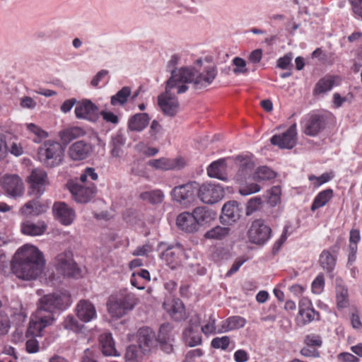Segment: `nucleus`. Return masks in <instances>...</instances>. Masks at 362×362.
<instances>
[{
    "mask_svg": "<svg viewBox=\"0 0 362 362\" xmlns=\"http://www.w3.org/2000/svg\"><path fill=\"white\" fill-rule=\"evenodd\" d=\"M71 305V295L65 292L43 296L38 301L37 308L31 316L28 334L33 337L42 336L43 329L54 321L56 310H65Z\"/></svg>",
    "mask_w": 362,
    "mask_h": 362,
    "instance_id": "obj_1",
    "label": "nucleus"
},
{
    "mask_svg": "<svg viewBox=\"0 0 362 362\" xmlns=\"http://www.w3.org/2000/svg\"><path fill=\"white\" fill-rule=\"evenodd\" d=\"M46 261L43 253L35 245L19 247L11 261V272L24 281L36 279L43 272Z\"/></svg>",
    "mask_w": 362,
    "mask_h": 362,
    "instance_id": "obj_2",
    "label": "nucleus"
},
{
    "mask_svg": "<svg viewBox=\"0 0 362 362\" xmlns=\"http://www.w3.org/2000/svg\"><path fill=\"white\" fill-rule=\"evenodd\" d=\"M192 79L191 72L187 69L171 71V76L166 82L165 92L158 98V105L165 115L173 117L177 114L179 103L175 93H185L188 89L187 83Z\"/></svg>",
    "mask_w": 362,
    "mask_h": 362,
    "instance_id": "obj_3",
    "label": "nucleus"
},
{
    "mask_svg": "<svg viewBox=\"0 0 362 362\" xmlns=\"http://www.w3.org/2000/svg\"><path fill=\"white\" fill-rule=\"evenodd\" d=\"M64 153V149L59 142L49 139L39 147L37 154L44 165L54 168L62 163Z\"/></svg>",
    "mask_w": 362,
    "mask_h": 362,
    "instance_id": "obj_4",
    "label": "nucleus"
},
{
    "mask_svg": "<svg viewBox=\"0 0 362 362\" xmlns=\"http://www.w3.org/2000/svg\"><path fill=\"white\" fill-rule=\"evenodd\" d=\"M54 265L56 270L64 276H81V269L75 262L73 253L70 250L58 254L54 259Z\"/></svg>",
    "mask_w": 362,
    "mask_h": 362,
    "instance_id": "obj_5",
    "label": "nucleus"
},
{
    "mask_svg": "<svg viewBox=\"0 0 362 362\" xmlns=\"http://www.w3.org/2000/svg\"><path fill=\"white\" fill-rule=\"evenodd\" d=\"M134 305V300L130 295L117 294L109 298L107 308L112 317L119 318L132 310Z\"/></svg>",
    "mask_w": 362,
    "mask_h": 362,
    "instance_id": "obj_6",
    "label": "nucleus"
},
{
    "mask_svg": "<svg viewBox=\"0 0 362 362\" xmlns=\"http://www.w3.org/2000/svg\"><path fill=\"white\" fill-rule=\"evenodd\" d=\"M235 163L238 170L234 179L239 185L246 183L247 180L253 177L255 163L252 154L239 155L235 158Z\"/></svg>",
    "mask_w": 362,
    "mask_h": 362,
    "instance_id": "obj_7",
    "label": "nucleus"
},
{
    "mask_svg": "<svg viewBox=\"0 0 362 362\" xmlns=\"http://www.w3.org/2000/svg\"><path fill=\"white\" fill-rule=\"evenodd\" d=\"M161 259L171 269H175L182 265V261L187 259V250L179 243L169 245L160 255Z\"/></svg>",
    "mask_w": 362,
    "mask_h": 362,
    "instance_id": "obj_8",
    "label": "nucleus"
},
{
    "mask_svg": "<svg viewBox=\"0 0 362 362\" xmlns=\"http://www.w3.org/2000/svg\"><path fill=\"white\" fill-rule=\"evenodd\" d=\"M66 187L73 199L78 203H87L96 192V187L93 183L80 185L71 180L67 182Z\"/></svg>",
    "mask_w": 362,
    "mask_h": 362,
    "instance_id": "obj_9",
    "label": "nucleus"
},
{
    "mask_svg": "<svg viewBox=\"0 0 362 362\" xmlns=\"http://www.w3.org/2000/svg\"><path fill=\"white\" fill-rule=\"evenodd\" d=\"M199 199L208 204H212L220 201L225 195L223 188L219 184L204 183L197 192Z\"/></svg>",
    "mask_w": 362,
    "mask_h": 362,
    "instance_id": "obj_10",
    "label": "nucleus"
},
{
    "mask_svg": "<svg viewBox=\"0 0 362 362\" xmlns=\"http://www.w3.org/2000/svg\"><path fill=\"white\" fill-rule=\"evenodd\" d=\"M272 229L261 219L255 220L248 230L250 241L257 245H264L271 238Z\"/></svg>",
    "mask_w": 362,
    "mask_h": 362,
    "instance_id": "obj_11",
    "label": "nucleus"
},
{
    "mask_svg": "<svg viewBox=\"0 0 362 362\" xmlns=\"http://www.w3.org/2000/svg\"><path fill=\"white\" fill-rule=\"evenodd\" d=\"M320 318V315L313 308L311 300L307 297L301 298L298 302V324L304 326Z\"/></svg>",
    "mask_w": 362,
    "mask_h": 362,
    "instance_id": "obj_12",
    "label": "nucleus"
},
{
    "mask_svg": "<svg viewBox=\"0 0 362 362\" xmlns=\"http://www.w3.org/2000/svg\"><path fill=\"white\" fill-rule=\"evenodd\" d=\"M29 194L40 197L45 190L47 184V175L42 169L36 168L32 170L28 177Z\"/></svg>",
    "mask_w": 362,
    "mask_h": 362,
    "instance_id": "obj_13",
    "label": "nucleus"
},
{
    "mask_svg": "<svg viewBox=\"0 0 362 362\" xmlns=\"http://www.w3.org/2000/svg\"><path fill=\"white\" fill-rule=\"evenodd\" d=\"M1 186L5 193L11 197H20L24 193L23 182L16 175H4L1 180Z\"/></svg>",
    "mask_w": 362,
    "mask_h": 362,
    "instance_id": "obj_14",
    "label": "nucleus"
},
{
    "mask_svg": "<svg viewBox=\"0 0 362 362\" xmlns=\"http://www.w3.org/2000/svg\"><path fill=\"white\" fill-rule=\"evenodd\" d=\"M136 342L143 352L148 354L151 351L157 346L158 339L155 332L148 327H143L138 329Z\"/></svg>",
    "mask_w": 362,
    "mask_h": 362,
    "instance_id": "obj_15",
    "label": "nucleus"
},
{
    "mask_svg": "<svg viewBox=\"0 0 362 362\" xmlns=\"http://www.w3.org/2000/svg\"><path fill=\"white\" fill-rule=\"evenodd\" d=\"M297 141L296 124H292L285 132L274 134L270 139L271 144L281 149H291Z\"/></svg>",
    "mask_w": 362,
    "mask_h": 362,
    "instance_id": "obj_16",
    "label": "nucleus"
},
{
    "mask_svg": "<svg viewBox=\"0 0 362 362\" xmlns=\"http://www.w3.org/2000/svg\"><path fill=\"white\" fill-rule=\"evenodd\" d=\"M196 192L193 184L188 182L174 187L172 191V197L176 202L187 206L194 201Z\"/></svg>",
    "mask_w": 362,
    "mask_h": 362,
    "instance_id": "obj_17",
    "label": "nucleus"
},
{
    "mask_svg": "<svg viewBox=\"0 0 362 362\" xmlns=\"http://www.w3.org/2000/svg\"><path fill=\"white\" fill-rule=\"evenodd\" d=\"M196 321L189 320V325L182 332V339L186 345L194 347L202 344V337L198 330L200 324V318L199 315H196Z\"/></svg>",
    "mask_w": 362,
    "mask_h": 362,
    "instance_id": "obj_18",
    "label": "nucleus"
},
{
    "mask_svg": "<svg viewBox=\"0 0 362 362\" xmlns=\"http://www.w3.org/2000/svg\"><path fill=\"white\" fill-rule=\"evenodd\" d=\"M325 119L322 115L310 114L303 119V132L308 136H315L325 129Z\"/></svg>",
    "mask_w": 362,
    "mask_h": 362,
    "instance_id": "obj_19",
    "label": "nucleus"
},
{
    "mask_svg": "<svg viewBox=\"0 0 362 362\" xmlns=\"http://www.w3.org/2000/svg\"><path fill=\"white\" fill-rule=\"evenodd\" d=\"M74 112L78 119L94 122L98 118V107L90 100H84L76 104Z\"/></svg>",
    "mask_w": 362,
    "mask_h": 362,
    "instance_id": "obj_20",
    "label": "nucleus"
},
{
    "mask_svg": "<svg viewBox=\"0 0 362 362\" xmlns=\"http://www.w3.org/2000/svg\"><path fill=\"white\" fill-rule=\"evenodd\" d=\"M93 151L90 143L78 141L73 143L68 149V155L72 160L79 161L88 158Z\"/></svg>",
    "mask_w": 362,
    "mask_h": 362,
    "instance_id": "obj_21",
    "label": "nucleus"
},
{
    "mask_svg": "<svg viewBox=\"0 0 362 362\" xmlns=\"http://www.w3.org/2000/svg\"><path fill=\"white\" fill-rule=\"evenodd\" d=\"M240 209L236 201H229L222 207V214L220 217L223 223L232 224L240 218Z\"/></svg>",
    "mask_w": 362,
    "mask_h": 362,
    "instance_id": "obj_22",
    "label": "nucleus"
},
{
    "mask_svg": "<svg viewBox=\"0 0 362 362\" xmlns=\"http://www.w3.org/2000/svg\"><path fill=\"white\" fill-rule=\"evenodd\" d=\"M53 213L56 218L63 225H70L74 220L75 212L64 202H57L53 206Z\"/></svg>",
    "mask_w": 362,
    "mask_h": 362,
    "instance_id": "obj_23",
    "label": "nucleus"
},
{
    "mask_svg": "<svg viewBox=\"0 0 362 362\" xmlns=\"http://www.w3.org/2000/svg\"><path fill=\"white\" fill-rule=\"evenodd\" d=\"M341 83V78L337 75L327 74L320 78L313 90L315 95H320L329 91L334 86H338Z\"/></svg>",
    "mask_w": 362,
    "mask_h": 362,
    "instance_id": "obj_24",
    "label": "nucleus"
},
{
    "mask_svg": "<svg viewBox=\"0 0 362 362\" xmlns=\"http://www.w3.org/2000/svg\"><path fill=\"white\" fill-rule=\"evenodd\" d=\"M77 317L83 322H88L96 318L97 313L94 305L88 300H81L76 308Z\"/></svg>",
    "mask_w": 362,
    "mask_h": 362,
    "instance_id": "obj_25",
    "label": "nucleus"
},
{
    "mask_svg": "<svg viewBox=\"0 0 362 362\" xmlns=\"http://www.w3.org/2000/svg\"><path fill=\"white\" fill-rule=\"evenodd\" d=\"M186 69L191 72L192 76V81L187 82V84L193 82L194 86L197 88H203L209 86L213 82L216 76V70L214 67H208L203 73L199 74L197 77H194L192 69Z\"/></svg>",
    "mask_w": 362,
    "mask_h": 362,
    "instance_id": "obj_26",
    "label": "nucleus"
},
{
    "mask_svg": "<svg viewBox=\"0 0 362 362\" xmlns=\"http://www.w3.org/2000/svg\"><path fill=\"white\" fill-rule=\"evenodd\" d=\"M207 175L210 177L223 181L228 180L227 163L225 158H220L212 162L207 168Z\"/></svg>",
    "mask_w": 362,
    "mask_h": 362,
    "instance_id": "obj_27",
    "label": "nucleus"
},
{
    "mask_svg": "<svg viewBox=\"0 0 362 362\" xmlns=\"http://www.w3.org/2000/svg\"><path fill=\"white\" fill-rule=\"evenodd\" d=\"M47 229V224L42 220L37 221L36 223L25 221L21 224V233L29 236L42 235L46 232Z\"/></svg>",
    "mask_w": 362,
    "mask_h": 362,
    "instance_id": "obj_28",
    "label": "nucleus"
},
{
    "mask_svg": "<svg viewBox=\"0 0 362 362\" xmlns=\"http://www.w3.org/2000/svg\"><path fill=\"white\" fill-rule=\"evenodd\" d=\"M163 306L175 320L180 321L185 317V306L180 300L173 299L165 301Z\"/></svg>",
    "mask_w": 362,
    "mask_h": 362,
    "instance_id": "obj_29",
    "label": "nucleus"
},
{
    "mask_svg": "<svg viewBox=\"0 0 362 362\" xmlns=\"http://www.w3.org/2000/svg\"><path fill=\"white\" fill-rule=\"evenodd\" d=\"M176 224L180 230L186 233H194L199 230L197 221L192 213L183 212L178 215Z\"/></svg>",
    "mask_w": 362,
    "mask_h": 362,
    "instance_id": "obj_30",
    "label": "nucleus"
},
{
    "mask_svg": "<svg viewBox=\"0 0 362 362\" xmlns=\"http://www.w3.org/2000/svg\"><path fill=\"white\" fill-rule=\"evenodd\" d=\"M151 167L162 170H169L175 168H180L183 166L184 163L182 158L170 159L161 158L151 160L148 162Z\"/></svg>",
    "mask_w": 362,
    "mask_h": 362,
    "instance_id": "obj_31",
    "label": "nucleus"
},
{
    "mask_svg": "<svg viewBox=\"0 0 362 362\" xmlns=\"http://www.w3.org/2000/svg\"><path fill=\"white\" fill-rule=\"evenodd\" d=\"M337 252V247H332L329 250H323L320 255V264L328 273L332 272L335 268L337 257L332 255V252L334 253Z\"/></svg>",
    "mask_w": 362,
    "mask_h": 362,
    "instance_id": "obj_32",
    "label": "nucleus"
},
{
    "mask_svg": "<svg viewBox=\"0 0 362 362\" xmlns=\"http://www.w3.org/2000/svg\"><path fill=\"white\" fill-rule=\"evenodd\" d=\"M247 321L240 316H230L222 321L218 328V334L228 332L234 329H238L243 327Z\"/></svg>",
    "mask_w": 362,
    "mask_h": 362,
    "instance_id": "obj_33",
    "label": "nucleus"
},
{
    "mask_svg": "<svg viewBox=\"0 0 362 362\" xmlns=\"http://www.w3.org/2000/svg\"><path fill=\"white\" fill-rule=\"evenodd\" d=\"M86 131L80 127H68L59 132V137L62 144L67 145L71 141L86 135Z\"/></svg>",
    "mask_w": 362,
    "mask_h": 362,
    "instance_id": "obj_34",
    "label": "nucleus"
},
{
    "mask_svg": "<svg viewBox=\"0 0 362 362\" xmlns=\"http://www.w3.org/2000/svg\"><path fill=\"white\" fill-rule=\"evenodd\" d=\"M150 117L147 113H136L128 121V128L133 132H141L149 124Z\"/></svg>",
    "mask_w": 362,
    "mask_h": 362,
    "instance_id": "obj_35",
    "label": "nucleus"
},
{
    "mask_svg": "<svg viewBox=\"0 0 362 362\" xmlns=\"http://www.w3.org/2000/svg\"><path fill=\"white\" fill-rule=\"evenodd\" d=\"M47 206L38 200L33 199L25 203L21 209L24 216H38L46 211Z\"/></svg>",
    "mask_w": 362,
    "mask_h": 362,
    "instance_id": "obj_36",
    "label": "nucleus"
},
{
    "mask_svg": "<svg viewBox=\"0 0 362 362\" xmlns=\"http://www.w3.org/2000/svg\"><path fill=\"white\" fill-rule=\"evenodd\" d=\"M334 191L329 188L320 192L314 198L310 209L315 211L317 209L325 206L333 197Z\"/></svg>",
    "mask_w": 362,
    "mask_h": 362,
    "instance_id": "obj_37",
    "label": "nucleus"
},
{
    "mask_svg": "<svg viewBox=\"0 0 362 362\" xmlns=\"http://www.w3.org/2000/svg\"><path fill=\"white\" fill-rule=\"evenodd\" d=\"M101 351L105 356H116L117 351L115 347V342L110 333H103L100 336Z\"/></svg>",
    "mask_w": 362,
    "mask_h": 362,
    "instance_id": "obj_38",
    "label": "nucleus"
},
{
    "mask_svg": "<svg viewBox=\"0 0 362 362\" xmlns=\"http://www.w3.org/2000/svg\"><path fill=\"white\" fill-rule=\"evenodd\" d=\"M147 355L146 352H143L139 346L134 344L129 345L124 354L125 362H142L144 356Z\"/></svg>",
    "mask_w": 362,
    "mask_h": 362,
    "instance_id": "obj_39",
    "label": "nucleus"
},
{
    "mask_svg": "<svg viewBox=\"0 0 362 362\" xmlns=\"http://www.w3.org/2000/svg\"><path fill=\"white\" fill-rule=\"evenodd\" d=\"M196 221H197L198 228L201 224L207 223L214 218V212L206 206H199L195 208L192 213Z\"/></svg>",
    "mask_w": 362,
    "mask_h": 362,
    "instance_id": "obj_40",
    "label": "nucleus"
},
{
    "mask_svg": "<svg viewBox=\"0 0 362 362\" xmlns=\"http://www.w3.org/2000/svg\"><path fill=\"white\" fill-rule=\"evenodd\" d=\"M141 200L151 204H158L164 200V194L160 189H153L141 192L139 195Z\"/></svg>",
    "mask_w": 362,
    "mask_h": 362,
    "instance_id": "obj_41",
    "label": "nucleus"
},
{
    "mask_svg": "<svg viewBox=\"0 0 362 362\" xmlns=\"http://www.w3.org/2000/svg\"><path fill=\"white\" fill-rule=\"evenodd\" d=\"M276 177V173L267 166L259 167L254 173L252 180L257 182L269 180Z\"/></svg>",
    "mask_w": 362,
    "mask_h": 362,
    "instance_id": "obj_42",
    "label": "nucleus"
},
{
    "mask_svg": "<svg viewBox=\"0 0 362 362\" xmlns=\"http://www.w3.org/2000/svg\"><path fill=\"white\" fill-rule=\"evenodd\" d=\"M126 139L121 134H116L112 136L110 146L111 155L113 157L118 158L122 153V147L125 144Z\"/></svg>",
    "mask_w": 362,
    "mask_h": 362,
    "instance_id": "obj_43",
    "label": "nucleus"
},
{
    "mask_svg": "<svg viewBox=\"0 0 362 362\" xmlns=\"http://www.w3.org/2000/svg\"><path fill=\"white\" fill-rule=\"evenodd\" d=\"M130 95L131 88L128 86H124L111 97L110 103L113 106L123 105L127 103Z\"/></svg>",
    "mask_w": 362,
    "mask_h": 362,
    "instance_id": "obj_44",
    "label": "nucleus"
},
{
    "mask_svg": "<svg viewBox=\"0 0 362 362\" xmlns=\"http://www.w3.org/2000/svg\"><path fill=\"white\" fill-rule=\"evenodd\" d=\"M230 230V229L228 227L218 226L209 230L204 234V237L206 239L222 240L229 234Z\"/></svg>",
    "mask_w": 362,
    "mask_h": 362,
    "instance_id": "obj_45",
    "label": "nucleus"
},
{
    "mask_svg": "<svg viewBox=\"0 0 362 362\" xmlns=\"http://www.w3.org/2000/svg\"><path fill=\"white\" fill-rule=\"evenodd\" d=\"M232 64L235 66L233 69V72L235 75H247L249 73V70L247 68L246 61L239 57H235L232 60Z\"/></svg>",
    "mask_w": 362,
    "mask_h": 362,
    "instance_id": "obj_46",
    "label": "nucleus"
},
{
    "mask_svg": "<svg viewBox=\"0 0 362 362\" xmlns=\"http://www.w3.org/2000/svg\"><path fill=\"white\" fill-rule=\"evenodd\" d=\"M216 319L215 316L211 314L209 315L207 322L204 325L201 330L205 336L216 334L218 333V329L216 327Z\"/></svg>",
    "mask_w": 362,
    "mask_h": 362,
    "instance_id": "obj_47",
    "label": "nucleus"
},
{
    "mask_svg": "<svg viewBox=\"0 0 362 362\" xmlns=\"http://www.w3.org/2000/svg\"><path fill=\"white\" fill-rule=\"evenodd\" d=\"M334 175L333 172L325 173L320 176L317 177L314 175H310L308 177L310 181H315L313 182L314 187H319L320 185L328 182L334 177Z\"/></svg>",
    "mask_w": 362,
    "mask_h": 362,
    "instance_id": "obj_48",
    "label": "nucleus"
},
{
    "mask_svg": "<svg viewBox=\"0 0 362 362\" xmlns=\"http://www.w3.org/2000/svg\"><path fill=\"white\" fill-rule=\"evenodd\" d=\"M337 305L339 308H344L349 305L348 291L344 287L337 289Z\"/></svg>",
    "mask_w": 362,
    "mask_h": 362,
    "instance_id": "obj_49",
    "label": "nucleus"
},
{
    "mask_svg": "<svg viewBox=\"0 0 362 362\" xmlns=\"http://www.w3.org/2000/svg\"><path fill=\"white\" fill-rule=\"evenodd\" d=\"M172 327L170 324H163L160 327L158 335L157 337L158 341L160 343H166L167 340H171L170 332Z\"/></svg>",
    "mask_w": 362,
    "mask_h": 362,
    "instance_id": "obj_50",
    "label": "nucleus"
},
{
    "mask_svg": "<svg viewBox=\"0 0 362 362\" xmlns=\"http://www.w3.org/2000/svg\"><path fill=\"white\" fill-rule=\"evenodd\" d=\"M325 288V278L322 274H319L311 285L312 292L315 294H320Z\"/></svg>",
    "mask_w": 362,
    "mask_h": 362,
    "instance_id": "obj_51",
    "label": "nucleus"
},
{
    "mask_svg": "<svg viewBox=\"0 0 362 362\" xmlns=\"http://www.w3.org/2000/svg\"><path fill=\"white\" fill-rule=\"evenodd\" d=\"M230 344V337L223 336L221 337H215L211 340V346L214 349H221L226 350Z\"/></svg>",
    "mask_w": 362,
    "mask_h": 362,
    "instance_id": "obj_52",
    "label": "nucleus"
},
{
    "mask_svg": "<svg viewBox=\"0 0 362 362\" xmlns=\"http://www.w3.org/2000/svg\"><path fill=\"white\" fill-rule=\"evenodd\" d=\"M27 129L37 136L39 140L35 139V142H39L40 140L47 138L48 136V134L47 132L43 130L41 127L37 126L33 123H30L26 124Z\"/></svg>",
    "mask_w": 362,
    "mask_h": 362,
    "instance_id": "obj_53",
    "label": "nucleus"
},
{
    "mask_svg": "<svg viewBox=\"0 0 362 362\" xmlns=\"http://www.w3.org/2000/svg\"><path fill=\"white\" fill-rule=\"evenodd\" d=\"M260 187L256 183H250L245 185V183L240 185L239 193L241 195L246 196L253 193L258 192L260 190Z\"/></svg>",
    "mask_w": 362,
    "mask_h": 362,
    "instance_id": "obj_54",
    "label": "nucleus"
},
{
    "mask_svg": "<svg viewBox=\"0 0 362 362\" xmlns=\"http://www.w3.org/2000/svg\"><path fill=\"white\" fill-rule=\"evenodd\" d=\"M262 203V202L260 197H255L251 198L247 204L246 214L251 215L252 213L257 211L260 208Z\"/></svg>",
    "mask_w": 362,
    "mask_h": 362,
    "instance_id": "obj_55",
    "label": "nucleus"
},
{
    "mask_svg": "<svg viewBox=\"0 0 362 362\" xmlns=\"http://www.w3.org/2000/svg\"><path fill=\"white\" fill-rule=\"evenodd\" d=\"M162 126L158 121L153 120L148 130V134H150L151 139L156 141L158 139V136L162 134Z\"/></svg>",
    "mask_w": 362,
    "mask_h": 362,
    "instance_id": "obj_56",
    "label": "nucleus"
},
{
    "mask_svg": "<svg viewBox=\"0 0 362 362\" xmlns=\"http://www.w3.org/2000/svg\"><path fill=\"white\" fill-rule=\"evenodd\" d=\"M304 343L310 347H320L322 341L320 335L311 334L305 336Z\"/></svg>",
    "mask_w": 362,
    "mask_h": 362,
    "instance_id": "obj_57",
    "label": "nucleus"
},
{
    "mask_svg": "<svg viewBox=\"0 0 362 362\" xmlns=\"http://www.w3.org/2000/svg\"><path fill=\"white\" fill-rule=\"evenodd\" d=\"M293 55L291 53H288L285 54L284 57H280L277 60V66L280 68L281 69H289L292 64Z\"/></svg>",
    "mask_w": 362,
    "mask_h": 362,
    "instance_id": "obj_58",
    "label": "nucleus"
},
{
    "mask_svg": "<svg viewBox=\"0 0 362 362\" xmlns=\"http://www.w3.org/2000/svg\"><path fill=\"white\" fill-rule=\"evenodd\" d=\"M10 320L8 316L0 310V334H5L8 332Z\"/></svg>",
    "mask_w": 362,
    "mask_h": 362,
    "instance_id": "obj_59",
    "label": "nucleus"
},
{
    "mask_svg": "<svg viewBox=\"0 0 362 362\" xmlns=\"http://www.w3.org/2000/svg\"><path fill=\"white\" fill-rule=\"evenodd\" d=\"M281 192V190L279 186L272 187L269 190V202L272 204L276 205L280 200Z\"/></svg>",
    "mask_w": 362,
    "mask_h": 362,
    "instance_id": "obj_60",
    "label": "nucleus"
},
{
    "mask_svg": "<svg viewBox=\"0 0 362 362\" xmlns=\"http://www.w3.org/2000/svg\"><path fill=\"white\" fill-rule=\"evenodd\" d=\"M100 115L107 123H111L115 125L119 123L118 116L112 112L103 110L100 112Z\"/></svg>",
    "mask_w": 362,
    "mask_h": 362,
    "instance_id": "obj_61",
    "label": "nucleus"
},
{
    "mask_svg": "<svg viewBox=\"0 0 362 362\" xmlns=\"http://www.w3.org/2000/svg\"><path fill=\"white\" fill-rule=\"evenodd\" d=\"M26 351L29 354L37 353L40 349L39 342L35 339H30L25 343Z\"/></svg>",
    "mask_w": 362,
    "mask_h": 362,
    "instance_id": "obj_62",
    "label": "nucleus"
},
{
    "mask_svg": "<svg viewBox=\"0 0 362 362\" xmlns=\"http://www.w3.org/2000/svg\"><path fill=\"white\" fill-rule=\"evenodd\" d=\"M337 358L340 362H359L358 357L348 352L340 353Z\"/></svg>",
    "mask_w": 362,
    "mask_h": 362,
    "instance_id": "obj_63",
    "label": "nucleus"
},
{
    "mask_svg": "<svg viewBox=\"0 0 362 362\" xmlns=\"http://www.w3.org/2000/svg\"><path fill=\"white\" fill-rule=\"evenodd\" d=\"M81 362H97L94 351L86 349L81 356Z\"/></svg>",
    "mask_w": 362,
    "mask_h": 362,
    "instance_id": "obj_64",
    "label": "nucleus"
}]
</instances>
